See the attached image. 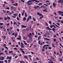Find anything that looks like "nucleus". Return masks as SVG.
<instances>
[{
	"label": "nucleus",
	"instance_id": "1",
	"mask_svg": "<svg viewBox=\"0 0 63 63\" xmlns=\"http://www.w3.org/2000/svg\"><path fill=\"white\" fill-rule=\"evenodd\" d=\"M31 2H34V1H35L36 2H37V3H39L40 1H39L38 0H31Z\"/></svg>",
	"mask_w": 63,
	"mask_h": 63
},
{
	"label": "nucleus",
	"instance_id": "2",
	"mask_svg": "<svg viewBox=\"0 0 63 63\" xmlns=\"http://www.w3.org/2000/svg\"><path fill=\"white\" fill-rule=\"evenodd\" d=\"M46 29H47V30H52V29L50 28L49 26H47V27Z\"/></svg>",
	"mask_w": 63,
	"mask_h": 63
},
{
	"label": "nucleus",
	"instance_id": "3",
	"mask_svg": "<svg viewBox=\"0 0 63 63\" xmlns=\"http://www.w3.org/2000/svg\"><path fill=\"white\" fill-rule=\"evenodd\" d=\"M0 57H1V58H2L1 59V58H0V60H3L5 58H4V57H2L1 56H0Z\"/></svg>",
	"mask_w": 63,
	"mask_h": 63
},
{
	"label": "nucleus",
	"instance_id": "4",
	"mask_svg": "<svg viewBox=\"0 0 63 63\" xmlns=\"http://www.w3.org/2000/svg\"><path fill=\"white\" fill-rule=\"evenodd\" d=\"M44 40H46L47 41H50V39H48L47 38H44Z\"/></svg>",
	"mask_w": 63,
	"mask_h": 63
},
{
	"label": "nucleus",
	"instance_id": "5",
	"mask_svg": "<svg viewBox=\"0 0 63 63\" xmlns=\"http://www.w3.org/2000/svg\"><path fill=\"white\" fill-rule=\"evenodd\" d=\"M29 41L30 42H32V37H31L30 38Z\"/></svg>",
	"mask_w": 63,
	"mask_h": 63
},
{
	"label": "nucleus",
	"instance_id": "6",
	"mask_svg": "<svg viewBox=\"0 0 63 63\" xmlns=\"http://www.w3.org/2000/svg\"><path fill=\"white\" fill-rule=\"evenodd\" d=\"M55 30V29L54 28H52V31H53L54 32V33H55V31H54Z\"/></svg>",
	"mask_w": 63,
	"mask_h": 63
},
{
	"label": "nucleus",
	"instance_id": "7",
	"mask_svg": "<svg viewBox=\"0 0 63 63\" xmlns=\"http://www.w3.org/2000/svg\"><path fill=\"white\" fill-rule=\"evenodd\" d=\"M13 5L14 6H16H16H17V5H18V4H17V3H16V4H13Z\"/></svg>",
	"mask_w": 63,
	"mask_h": 63
},
{
	"label": "nucleus",
	"instance_id": "8",
	"mask_svg": "<svg viewBox=\"0 0 63 63\" xmlns=\"http://www.w3.org/2000/svg\"><path fill=\"white\" fill-rule=\"evenodd\" d=\"M50 61L51 62H50L49 61L48 63H54L51 60V59H50Z\"/></svg>",
	"mask_w": 63,
	"mask_h": 63
},
{
	"label": "nucleus",
	"instance_id": "9",
	"mask_svg": "<svg viewBox=\"0 0 63 63\" xmlns=\"http://www.w3.org/2000/svg\"><path fill=\"white\" fill-rule=\"evenodd\" d=\"M45 10H42V11H44V12H47V9L46 8H45Z\"/></svg>",
	"mask_w": 63,
	"mask_h": 63
},
{
	"label": "nucleus",
	"instance_id": "10",
	"mask_svg": "<svg viewBox=\"0 0 63 63\" xmlns=\"http://www.w3.org/2000/svg\"><path fill=\"white\" fill-rule=\"evenodd\" d=\"M53 4L54 7H56V4L55 3H53Z\"/></svg>",
	"mask_w": 63,
	"mask_h": 63
},
{
	"label": "nucleus",
	"instance_id": "11",
	"mask_svg": "<svg viewBox=\"0 0 63 63\" xmlns=\"http://www.w3.org/2000/svg\"><path fill=\"white\" fill-rule=\"evenodd\" d=\"M24 58H25L26 59H28V57L27 56H24Z\"/></svg>",
	"mask_w": 63,
	"mask_h": 63
},
{
	"label": "nucleus",
	"instance_id": "12",
	"mask_svg": "<svg viewBox=\"0 0 63 63\" xmlns=\"http://www.w3.org/2000/svg\"><path fill=\"white\" fill-rule=\"evenodd\" d=\"M58 13H59V14H62V13H63V12L61 11H59L58 12Z\"/></svg>",
	"mask_w": 63,
	"mask_h": 63
},
{
	"label": "nucleus",
	"instance_id": "13",
	"mask_svg": "<svg viewBox=\"0 0 63 63\" xmlns=\"http://www.w3.org/2000/svg\"><path fill=\"white\" fill-rule=\"evenodd\" d=\"M21 48H24V46L21 45Z\"/></svg>",
	"mask_w": 63,
	"mask_h": 63
},
{
	"label": "nucleus",
	"instance_id": "14",
	"mask_svg": "<svg viewBox=\"0 0 63 63\" xmlns=\"http://www.w3.org/2000/svg\"><path fill=\"white\" fill-rule=\"evenodd\" d=\"M17 35V32H16L15 33V38H16V36Z\"/></svg>",
	"mask_w": 63,
	"mask_h": 63
},
{
	"label": "nucleus",
	"instance_id": "15",
	"mask_svg": "<svg viewBox=\"0 0 63 63\" xmlns=\"http://www.w3.org/2000/svg\"><path fill=\"white\" fill-rule=\"evenodd\" d=\"M13 52V51H9V53L10 54V53H12V52Z\"/></svg>",
	"mask_w": 63,
	"mask_h": 63
},
{
	"label": "nucleus",
	"instance_id": "16",
	"mask_svg": "<svg viewBox=\"0 0 63 63\" xmlns=\"http://www.w3.org/2000/svg\"><path fill=\"white\" fill-rule=\"evenodd\" d=\"M21 51L23 54H25V52L23 50H21Z\"/></svg>",
	"mask_w": 63,
	"mask_h": 63
},
{
	"label": "nucleus",
	"instance_id": "17",
	"mask_svg": "<svg viewBox=\"0 0 63 63\" xmlns=\"http://www.w3.org/2000/svg\"><path fill=\"white\" fill-rule=\"evenodd\" d=\"M26 20V18H25V17H24L23 18V21H25V20Z\"/></svg>",
	"mask_w": 63,
	"mask_h": 63
},
{
	"label": "nucleus",
	"instance_id": "18",
	"mask_svg": "<svg viewBox=\"0 0 63 63\" xmlns=\"http://www.w3.org/2000/svg\"><path fill=\"white\" fill-rule=\"evenodd\" d=\"M59 60H59V61H63V59H62H62L59 58Z\"/></svg>",
	"mask_w": 63,
	"mask_h": 63
},
{
	"label": "nucleus",
	"instance_id": "19",
	"mask_svg": "<svg viewBox=\"0 0 63 63\" xmlns=\"http://www.w3.org/2000/svg\"><path fill=\"white\" fill-rule=\"evenodd\" d=\"M23 39H24V40H26V39H27V37H23Z\"/></svg>",
	"mask_w": 63,
	"mask_h": 63
},
{
	"label": "nucleus",
	"instance_id": "20",
	"mask_svg": "<svg viewBox=\"0 0 63 63\" xmlns=\"http://www.w3.org/2000/svg\"><path fill=\"white\" fill-rule=\"evenodd\" d=\"M29 18V19H32V16H29V17L28 18Z\"/></svg>",
	"mask_w": 63,
	"mask_h": 63
},
{
	"label": "nucleus",
	"instance_id": "21",
	"mask_svg": "<svg viewBox=\"0 0 63 63\" xmlns=\"http://www.w3.org/2000/svg\"><path fill=\"white\" fill-rule=\"evenodd\" d=\"M30 2H32L31 0H29L27 2V4H28L29 3H30Z\"/></svg>",
	"mask_w": 63,
	"mask_h": 63
},
{
	"label": "nucleus",
	"instance_id": "22",
	"mask_svg": "<svg viewBox=\"0 0 63 63\" xmlns=\"http://www.w3.org/2000/svg\"><path fill=\"white\" fill-rule=\"evenodd\" d=\"M41 38H42V37H41V36H40L38 38V40H40V39H41Z\"/></svg>",
	"mask_w": 63,
	"mask_h": 63
},
{
	"label": "nucleus",
	"instance_id": "23",
	"mask_svg": "<svg viewBox=\"0 0 63 63\" xmlns=\"http://www.w3.org/2000/svg\"><path fill=\"white\" fill-rule=\"evenodd\" d=\"M33 20L34 21H36V19H35V18H33Z\"/></svg>",
	"mask_w": 63,
	"mask_h": 63
},
{
	"label": "nucleus",
	"instance_id": "24",
	"mask_svg": "<svg viewBox=\"0 0 63 63\" xmlns=\"http://www.w3.org/2000/svg\"><path fill=\"white\" fill-rule=\"evenodd\" d=\"M46 33H47V35H50V33H49L47 31L46 32Z\"/></svg>",
	"mask_w": 63,
	"mask_h": 63
},
{
	"label": "nucleus",
	"instance_id": "25",
	"mask_svg": "<svg viewBox=\"0 0 63 63\" xmlns=\"http://www.w3.org/2000/svg\"><path fill=\"white\" fill-rule=\"evenodd\" d=\"M44 5L46 6V7H47V6H48V4H44Z\"/></svg>",
	"mask_w": 63,
	"mask_h": 63
},
{
	"label": "nucleus",
	"instance_id": "26",
	"mask_svg": "<svg viewBox=\"0 0 63 63\" xmlns=\"http://www.w3.org/2000/svg\"><path fill=\"white\" fill-rule=\"evenodd\" d=\"M45 24L46 26H48V24H47V22H45Z\"/></svg>",
	"mask_w": 63,
	"mask_h": 63
},
{
	"label": "nucleus",
	"instance_id": "27",
	"mask_svg": "<svg viewBox=\"0 0 63 63\" xmlns=\"http://www.w3.org/2000/svg\"><path fill=\"white\" fill-rule=\"evenodd\" d=\"M5 9L6 10H10V8L9 7H7Z\"/></svg>",
	"mask_w": 63,
	"mask_h": 63
},
{
	"label": "nucleus",
	"instance_id": "28",
	"mask_svg": "<svg viewBox=\"0 0 63 63\" xmlns=\"http://www.w3.org/2000/svg\"><path fill=\"white\" fill-rule=\"evenodd\" d=\"M32 4V3L30 2V3H28V5H31V4Z\"/></svg>",
	"mask_w": 63,
	"mask_h": 63
},
{
	"label": "nucleus",
	"instance_id": "29",
	"mask_svg": "<svg viewBox=\"0 0 63 63\" xmlns=\"http://www.w3.org/2000/svg\"><path fill=\"white\" fill-rule=\"evenodd\" d=\"M13 16H17V14H14Z\"/></svg>",
	"mask_w": 63,
	"mask_h": 63
},
{
	"label": "nucleus",
	"instance_id": "30",
	"mask_svg": "<svg viewBox=\"0 0 63 63\" xmlns=\"http://www.w3.org/2000/svg\"><path fill=\"white\" fill-rule=\"evenodd\" d=\"M43 17H44V16H42V17H40L39 18L40 19H42V18H43Z\"/></svg>",
	"mask_w": 63,
	"mask_h": 63
},
{
	"label": "nucleus",
	"instance_id": "31",
	"mask_svg": "<svg viewBox=\"0 0 63 63\" xmlns=\"http://www.w3.org/2000/svg\"><path fill=\"white\" fill-rule=\"evenodd\" d=\"M5 48H6V49H7V50H9V48H8V47H7L6 46L5 47Z\"/></svg>",
	"mask_w": 63,
	"mask_h": 63
},
{
	"label": "nucleus",
	"instance_id": "32",
	"mask_svg": "<svg viewBox=\"0 0 63 63\" xmlns=\"http://www.w3.org/2000/svg\"><path fill=\"white\" fill-rule=\"evenodd\" d=\"M49 23L50 24H52V23H51V22L50 21H49Z\"/></svg>",
	"mask_w": 63,
	"mask_h": 63
},
{
	"label": "nucleus",
	"instance_id": "33",
	"mask_svg": "<svg viewBox=\"0 0 63 63\" xmlns=\"http://www.w3.org/2000/svg\"><path fill=\"white\" fill-rule=\"evenodd\" d=\"M25 16L26 17H27V14H26V13H25Z\"/></svg>",
	"mask_w": 63,
	"mask_h": 63
},
{
	"label": "nucleus",
	"instance_id": "34",
	"mask_svg": "<svg viewBox=\"0 0 63 63\" xmlns=\"http://www.w3.org/2000/svg\"><path fill=\"white\" fill-rule=\"evenodd\" d=\"M55 26H56V27H58V28H60V27H59V26H58L56 24H55Z\"/></svg>",
	"mask_w": 63,
	"mask_h": 63
},
{
	"label": "nucleus",
	"instance_id": "35",
	"mask_svg": "<svg viewBox=\"0 0 63 63\" xmlns=\"http://www.w3.org/2000/svg\"><path fill=\"white\" fill-rule=\"evenodd\" d=\"M53 41L54 42H56V39L55 38L54 39Z\"/></svg>",
	"mask_w": 63,
	"mask_h": 63
},
{
	"label": "nucleus",
	"instance_id": "36",
	"mask_svg": "<svg viewBox=\"0 0 63 63\" xmlns=\"http://www.w3.org/2000/svg\"><path fill=\"white\" fill-rule=\"evenodd\" d=\"M20 63H24V62L23 61H21L20 62Z\"/></svg>",
	"mask_w": 63,
	"mask_h": 63
},
{
	"label": "nucleus",
	"instance_id": "37",
	"mask_svg": "<svg viewBox=\"0 0 63 63\" xmlns=\"http://www.w3.org/2000/svg\"><path fill=\"white\" fill-rule=\"evenodd\" d=\"M56 24L58 25V26H60V24L59 23H56Z\"/></svg>",
	"mask_w": 63,
	"mask_h": 63
},
{
	"label": "nucleus",
	"instance_id": "38",
	"mask_svg": "<svg viewBox=\"0 0 63 63\" xmlns=\"http://www.w3.org/2000/svg\"><path fill=\"white\" fill-rule=\"evenodd\" d=\"M39 16H43V15H42V14H40L39 15Z\"/></svg>",
	"mask_w": 63,
	"mask_h": 63
},
{
	"label": "nucleus",
	"instance_id": "39",
	"mask_svg": "<svg viewBox=\"0 0 63 63\" xmlns=\"http://www.w3.org/2000/svg\"><path fill=\"white\" fill-rule=\"evenodd\" d=\"M52 26H53V27H54V28H56V27H55V26H54V25H52Z\"/></svg>",
	"mask_w": 63,
	"mask_h": 63
},
{
	"label": "nucleus",
	"instance_id": "40",
	"mask_svg": "<svg viewBox=\"0 0 63 63\" xmlns=\"http://www.w3.org/2000/svg\"><path fill=\"white\" fill-rule=\"evenodd\" d=\"M3 26H2L1 27V26H0V29H2V28H3Z\"/></svg>",
	"mask_w": 63,
	"mask_h": 63
},
{
	"label": "nucleus",
	"instance_id": "41",
	"mask_svg": "<svg viewBox=\"0 0 63 63\" xmlns=\"http://www.w3.org/2000/svg\"><path fill=\"white\" fill-rule=\"evenodd\" d=\"M4 61H0V63H3Z\"/></svg>",
	"mask_w": 63,
	"mask_h": 63
},
{
	"label": "nucleus",
	"instance_id": "42",
	"mask_svg": "<svg viewBox=\"0 0 63 63\" xmlns=\"http://www.w3.org/2000/svg\"><path fill=\"white\" fill-rule=\"evenodd\" d=\"M21 26L22 28H24V25H22Z\"/></svg>",
	"mask_w": 63,
	"mask_h": 63
},
{
	"label": "nucleus",
	"instance_id": "43",
	"mask_svg": "<svg viewBox=\"0 0 63 63\" xmlns=\"http://www.w3.org/2000/svg\"><path fill=\"white\" fill-rule=\"evenodd\" d=\"M29 29H30V28H28L26 30L27 31H28L29 30Z\"/></svg>",
	"mask_w": 63,
	"mask_h": 63
},
{
	"label": "nucleus",
	"instance_id": "44",
	"mask_svg": "<svg viewBox=\"0 0 63 63\" xmlns=\"http://www.w3.org/2000/svg\"><path fill=\"white\" fill-rule=\"evenodd\" d=\"M42 4V3H40L38 4V5H41Z\"/></svg>",
	"mask_w": 63,
	"mask_h": 63
},
{
	"label": "nucleus",
	"instance_id": "45",
	"mask_svg": "<svg viewBox=\"0 0 63 63\" xmlns=\"http://www.w3.org/2000/svg\"><path fill=\"white\" fill-rule=\"evenodd\" d=\"M18 17L19 18L20 17V13H19L18 15Z\"/></svg>",
	"mask_w": 63,
	"mask_h": 63
},
{
	"label": "nucleus",
	"instance_id": "46",
	"mask_svg": "<svg viewBox=\"0 0 63 63\" xmlns=\"http://www.w3.org/2000/svg\"><path fill=\"white\" fill-rule=\"evenodd\" d=\"M7 17L8 19H10V17L8 16H7Z\"/></svg>",
	"mask_w": 63,
	"mask_h": 63
},
{
	"label": "nucleus",
	"instance_id": "47",
	"mask_svg": "<svg viewBox=\"0 0 63 63\" xmlns=\"http://www.w3.org/2000/svg\"><path fill=\"white\" fill-rule=\"evenodd\" d=\"M48 48L49 49H51V47H48Z\"/></svg>",
	"mask_w": 63,
	"mask_h": 63
},
{
	"label": "nucleus",
	"instance_id": "48",
	"mask_svg": "<svg viewBox=\"0 0 63 63\" xmlns=\"http://www.w3.org/2000/svg\"><path fill=\"white\" fill-rule=\"evenodd\" d=\"M12 59V57H10L9 58V60H11V59Z\"/></svg>",
	"mask_w": 63,
	"mask_h": 63
},
{
	"label": "nucleus",
	"instance_id": "49",
	"mask_svg": "<svg viewBox=\"0 0 63 63\" xmlns=\"http://www.w3.org/2000/svg\"><path fill=\"white\" fill-rule=\"evenodd\" d=\"M6 36H3V39L4 40L5 39H6Z\"/></svg>",
	"mask_w": 63,
	"mask_h": 63
},
{
	"label": "nucleus",
	"instance_id": "50",
	"mask_svg": "<svg viewBox=\"0 0 63 63\" xmlns=\"http://www.w3.org/2000/svg\"><path fill=\"white\" fill-rule=\"evenodd\" d=\"M21 2H23V3H24L25 1H24V0H21Z\"/></svg>",
	"mask_w": 63,
	"mask_h": 63
},
{
	"label": "nucleus",
	"instance_id": "51",
	"mask_svg": "<svg viewBox=\"0 0 63 63\" xmlns=\"http://www.w3.org/2000/svg\"><path fill=\"white\" fill-rule=\"evenodd\" d=\"M4 62H5V63H7V60H4Z\"/></svg>",
	"mask_w": 63,
	"mask_h": 63
},
{
	"label": "nucleus",
	"instance_id": "52",
	"mask_svg": "<svg viewBox=\"0 0 63 63\" xmlns=\"http://www.w3.org/2000/svg\"><path fill=\"white\" fill-rule=\"evenodd\" d=\"M0 25H3V23H0Z\"/></svg>",
	"mask_w": 63,
	"mask_h": 63
},
{
	"label": "nucleus",
	"instance_id": "53",
	"mask_svg": "<svg viewBox=\"0 0 63 63\" xmlns=\"http://www.w3.org/2000/svg\"><path fill=\"white\" fill-rule=\"evenodd\" d=\"M7 19H8V18L7 17H5L4 18V19L5 20H7Z\"/></svg>",
	"mask_w": 63,
	"mask_h": 63
},
{
	"label": "nucleus",
	"instance_id": "54",
	"mask_svg": "<svg viewBox=\"0 0 63 63\" xmlns=\"http://www.w3.org/2000/svg\"><path fill=\"white\" fill-rule=\"evenodd\" d=\"M14 49H15V50H17V49L15 47L14 48Z\"/></svg>",
	"mask_w": 63,
	"mask_h": 63
},
{
	"label": "nucleus",
	"instance_id": "55",
	"mask_svg": "<svg viewBox=\"0 0 63 63\" xmlns=\"http://www.w3.org/2000/svg\"><path fill=\"white\" fill-rule=\"evenodd\" d=\"M27 42L28 43H30V41H29V40H28L27 41Z\"/></svg>",
	"mask_w": 63,
	"mask_h": 63
},
{
	"label": "nucleus",
	"instance_id": "56",
	"mask_svg": "<svg viewBox=\"0 0 63 63\" xmlns=\"http://www.w3.org/2000/svg\"><path fill=\"white\" fill-rule=\"evenodd\" d=\"M56 12H55L54 13V14L55 15H57V14H56Z\"/></svg>",
	"mask_w": 63,
	"mask_h": 63
},
{
	"label": "nucleus",
	"instance_id": "57",
	"mask_svg": "<svg viewBox=\"0 0 63 63\" xmlns=\"http://www.w3.org/2000/svg\"><path fill=\"white\" fill-rule=\"evenodd\" d=\"M37 15H40V13L39 12L37 13Z\"/></svg>",
	"mask_w": 63,
	"mask_h": 63
},
{
	"label": "nucleus",
	"instance_id": "58",
	"mask_svg": "<svg viewBox=\"0 0 63 63\" xmlns=\"http://www.w3.org/2000/svg\"><path fill=\"white\" fill-rule=\"evenodd\" d=\"M16 47H18V45H16Z\"/></svg>",
	"mask_w": 63,
	"mask_h": 63
},
{
	"label": "nucleus",
	"instance_id": "59",
	"mask_svg": "<svg viewBox=\"0 0 63 63\" xmlns=\"http://www.w3.org/2000/svg\"><path fill=\"white\" fill-rule=\"evenodd\" d=\"M17 31H18V32H19V29H17Z\"/></svg>",
	"mask_w": 63,
	"mask_h": 63
},
{
	"label": "nucleus",
	"instance_id": "60",
	"mask_svg": "<svg viewBox=\"0 0 63 63\" xmlns=\"http://www.w3.org/2000/svg\"><path fill=\"white\" fill-rule=\"evenodd\" d=\"M17 57H18V56H16L15 57V58H17Z\"/></svg>",
	"mask_w": 63,
	"mask_h": 63
},
{
	"label": "nucleus",
	"instance_id": "61",
	"mask_svg": "<svg viewBox=\"0 0 63 63\" xmlns=\"http://www.w3.org/2000/svg\"><path fill=\"white\" fill-rule=\"evenodd\" d=\"M42 51H45V49H44V48H43L42 49Z\"/></svg>",
	"mask_w": 63,
	"mask_h": 63
},
{
	"label": "nucleus",
	"instance_id": "62",
	"mask_svg": "<svg viewBox=\"0 0 63 63\" xmlns=\"http://www.w3.org/2000/svg\"><path fill=\"white\" fill-rule=\"evenodd\" d=\"M38 43L39 44H40L41 43V41H39Z\"/></svg>",
	"mask_w": 63,
	"mask_h": 63
},
{
	"label": "nucleus",
	"instance_id": "63",
	"mask_svg": "<svg viewBox=\"0 0 63 63\" xmlns=\"http://www.w3.org/2000/svg\"><path fill=\"white\" fill-rule=\"evenodd\" d=\"M30 19L29 18H28L27 19V21L28 22V21H29V20Z\"/></svg>",
	"mask_w": 63,
	"mask_h": 63
},
{
	"label": "nucleus",
	"instance_id": "64",
	"mask_svg": "<svg viewBox=\"0 0 63 63\" xmlns=\"http://www.w3.org/2000/svg\"><path fill=\"white\" fill-rule=\"evenodd\" d=\"M4 48H1V50H4Z\"/></svg>",
	"mask_w": 63,
	"mask_h": 63
}]
</instances>
